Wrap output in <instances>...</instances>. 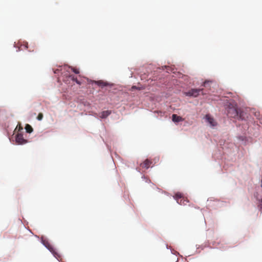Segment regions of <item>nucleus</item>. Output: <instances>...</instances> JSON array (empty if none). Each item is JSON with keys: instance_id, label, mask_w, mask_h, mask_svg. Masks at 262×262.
<instances>
[{"instance_id": "f8f14e48", "label": "nucleus", "mask_w": 262, "mask_h": 262, "mask_svg": "<svg viewBox=\"0 0 262 262\" xmlns=\"http://www.w3.org/2000/svg\"><path fill=\"white\" fill-rule=\"evenodd\" d=\"M69 77L71 78L73 81H75L78 84L80 85L81 84V82L78 80L76 77H75L74 76L70 75Z\"/></svg>"}, {"instance_id": "5701e85b", "label": "nucleus", "mask_w": 262, "mask_h": 262, "mask_svg": "<svg viewBox=\"0 0 262 262\" xmlns=\"http://www.w3.org/2000/svg\"><path fill=\"white\" fill-rule=\"evenodd\" d=\"M27 45H28V43H27ZM26 47L27 48H28V46L27 45L26 46Z\"/></svg>"}, {"instance_id": "0eeeda50", "label": "nucleus", "mask_w": 262, "mask_h": 262, "mask_svg": "<svg viewBox=\"0 0 262 262\" xmlns=\"http://www.w3.org/2000/svg\"><path fill=\"white\" fill-rule=\"evenodd\" d=\"M111 114V111H105L101 113L100 117L101 118H105Z\"/></svg>"}, {"instance_id": "ddd939ff", "label": "nucleus", "mask_w": 262, "mask_h": 262, "mask_svg": "<svg viewBox=\"0 0 262 262\" xmlns=\"http://www.w3.org/2000/svg\"><path fill=\"white\" fill-rule=\"evenodd\" d=\"M43 118V114L41 113H39L38 116L37 117V120L40 121Z\"/></svg>"}, {"instance_id": "f03ea898", "label": "nucleus", "mask_w": 262, "mask_h": 262, "mask_svg": "<svg viewBox=\"0 0 262 262\" xmlns=\"http://www.w3.org/2000/svg\"><path fill=\"white\" fill-rule=\"evenodd\" d=\"M200 93L203 95L206 94L203 92V89H192L186 92L185 94L186 96L196 97L200 95Z\"/></svg>"}, {"instance_id": "4468645a", "label": "nucleus", "mask_w": 262, "mask_h": 262, "mask_svg": "<svg viewBox=\"0 0 262 262\" xmlns=\"http://www.w3.org/2000/svg\"><path fill=\"white\" fill-rule=\"evenodd\" d=\"M71 69L73 72H74L75 74H79V71L78 69L75 68H71Z\"/></svg>"}, {"instance_id": "1a4fd4ad", "label": "nucleus", "mask_w": 262, "mask_h": 262, "mask_svg": "<svg viewBox=\"0 0 262 262\" xmlns=\"http://www.w3.org/2000/svg\"><path fill=\"white\" fill-rule=\"evenodd\" d=\"M43 244L45 245V246L53 253H54V250L53 247L48 242L43 243Z\"/></svg>"}, {"instance_id": "9b49d317", "label": "nucleus", "mask_w": 262, "mask_h": 262, "mask_svg": "<svg viewBox=\"0 0 262 262\" xmlns=\"http://www.w3.org/2000/svg\"><path fill=\"white\" fill-rule=\"evenodd\" d=\"M245 114H246L245 113V112L244 111H242L239 109L238 116L237 118H239L242 120L244 119L245 118Z\"/></svg>"}, {"instance_id": "f3484780", "label": "nucleus", "mask_w": 262, "mask_h": 262, "mask_svg": "<svg viewBox=\"0 0 262 262\" xmlns=\"http://www.w3.org/2000/svg\"><path fill=\"white\" fill-rule=\"evenodd\" d=\"M208 82H209V81H205L203 83V85L204 86H205H205H206V85H207V83H208Z\"/></svg>"}, {"instance_id": "dca6fc26", "label": "nucleus", "mask_w": 262, "mask_h": 262, "mask_svg": "<svg viewBox=\"0 0 262 262\" xmlns=\"http://www.w3.org/2000/svg\"><path fill=\"white\" fill-rule=\"evenodd\" d=\"M258 207L260 209H262V199L259 200Z\"/></svg>"}, {"instance_id": "6ab92c4d", "label": "nucleus", "mask_w": 262, "mask_h": 262, "mask_svg": "<svg viewBox=\"0 0 262 262\" xmlns=\"http://www.w3.org/2000/svg\"><path fill=\"white\" fill-rule=\"evenodd\" d=\"M58 71H59V70H55V71H54V73H57V72H58Z\"/></svg>"}, {"instance_id": "423d86ee", "label": "nucleus", "mask_w": 262, "mask_h": 262, "mask_svg": "<svg viewBox=\"0 0 262 262\" xmlns=\"http://www.w3.org/2000/svg\"><path fill=\"white\" fill-rule=\"evenodd\" d=\"M172 120L173 122H179L180 121H182L183 118L179 116L176 114H173L172 116Z\"/></svg>"}, {"instance_id": "39448f33", "label": "nucleus", "mask_w": 262, "mask_h": 262, "mask_svg": "<svg viewBox=\"0 0 262 262\" xmlns=\"http://www.w3.org/2000/svg\"><path fill=\"white\" fill-rule=\"evenodd\" d=\"M205 119L211 126L213 127L217 125V122L210 115H206L205 116Z\"/></svg>"}, {"instance_id": "9d476101", "label": "nucleus", "mask_w": 262, "mask_h": 262, "mask_svg": "<svg viewBox=\"0 0 262 262\" xmlns=\"http://www.w3.org/2000/svg\"><path fill=\"white\" fill-rule=\"evenodd\" d=\"M25 129H26V132L28 133H31L33 130V129L32 127V126L28 124H26V125L25 126Z\"/></svg>"}, {"instance_id": "412c9836", "label": "nucleus", "mask_w": 262, "mask_h": 262, "mask_svg": "<svg viewBox=\"0 0 262 262\" xmlns=\"http://www.w3.org/2000/svg\"><path fill=\"white\" fill-rule=\"evenodd\" d=\"M255 115L256 116H258V114H257V113H255Z\"/></svg>"}, {"instance_id": "20e7f679", "label": "nucleus", "mask_w": 262, "mask_h": 262, "mask_svg": "<svg viewBox=\"0 0 262 262\" xmlns=\"http://www.w3.org/2000/svg\"><path fill=\"white\" fill-rule=\"evenodd\" d=\"M15 141L18 144H24L28 142V141L24 138L23 135L20 133L16 135Z\"/></svg>"}, {"instance_id": "f257e3e1", "label": "nucleus", "mask_w": 262, "mask_h": 262, "mask_svg": "<svg viewBox=\"0 0 262 262\" xmlns=\"http://www.w3.org/2000/svg\"><path fill=\"white\" fill-rule=\"evenodd\" d=\"M239 109L230 104L228 107L227 115L229 117L231 118H236L238 116Z\"/></svg>"}, {"instance_id": "aec40b11", "label": "nucleus", "mask_w": 262, "mask_h": 262, "mask_svg": "<svg viewBox=\"0 0 262 262\" xmlns=\"http://www.w3.org/2000/svg\"><path fill=\"white\" fill-rule=\"evenodd\" d=\"M132 89H136V87L135 86H134L132 87Z\"/></svg>"}, {"instance_id": "4be33fe9", "label": "nucleus", "mask_w": 262, "mask_h": 262, "mask_svg": "<svg viewBox=\"0 0 262 262\" xmlns=\"http://www.w3.org/2000/svg\"><path fill=\"white\" fill-rule=\"evenodd\" d=\"M255 115L256 116H258V114H257V113H255Z\"/></svg>"}, {"instance_id": "2eb2a0df", "label": "nucleus", "mask_w": 262, "mask_h": 262, "mask_svg": "<svg viewBox=\"0 0 262 262\" xmlns=\"http://www.w3.org/2000/svg\"><path fill=\"white\" fill-rule=\"evenodd\" d=\"M153 161H150V160L147 159L145 160L143 164H152Z\"/></svg>"}, {"instance_id": "6e6552de", "label": "nucleus", "mask_w": 262, "mask_h": 262, "mask_svg": "<svg viewBox=\"0 0 262 262\" xmlns=\"http://www.w3.org/2000/svg\"><path fill=\"white\" fill-rule=\"evenodd\" d=\"M95 83L102 88L108 85V83L102 80L95 81Z\"/></svg>"}, {"instance_id": "7ed1b4c3", "label": "nucleus", "mask_w": 262, "mask_h": 262, "mask_svg": "<svg viewBox=\"0 0 262 262\" xmlns=\"http://www.w3.org/2000/svg\"><path fill=\"white\" fill-rule=\"evenodd\" d=\"M174 199L177 202L181 205H186L188 202L187 199H185L181 193H177L174 196Z\"/></svg>"}, {"instance_id": "a211bd4d", "label": "nucleus", "mask_w": 262, "mask_h": 262, "mask_svg": "<svg viewBox=\"0 0 262 262\" xmlns=\"http://www.w3.org/2000/svg\"><path fill=\"white\" fill-rule=\"evenodd\" d=\"M158 161H159V159H158L157 161H156V159H154V162L155 163L158 162Z\"/></svg>"}]
</instances>
